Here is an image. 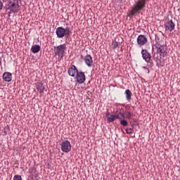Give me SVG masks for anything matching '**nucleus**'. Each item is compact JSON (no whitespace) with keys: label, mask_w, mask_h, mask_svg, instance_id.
Instances as JSON below:
<instances>
[{"label":"nucleus","mask_w":180,"mask_h":180,"mask_svg":"<svg viewBox=\"0 0 180 180\" xmlns=\"http://www.w3.org/2000/svg\"><path fill=\"white\" fill-rule=\"evenodd\" d=\"M119 46V42L114 41H112V48L113 49H117V47Z\"/></svg>","instance_id":"nucleus-23"},{"label":"nucleus","mask_w":180,"mask_h":180,"mask_svg":"<svg viewBox=\"0 0 180 180\" xmlns=\"http://www.w3.org/2000/svg\"><path fill=\"white\" fill-rule=\"evenodd\" d=\"M2 8H4V4L0 1V11H2Z\"/></svg>","instance_id":"nucleus-26"},{"label":"nucleus","mask_w":180,"mask_h":180,"mask_svg":"<svg viewBox=\"0 0 180 180\" xmlns=\"http://www.w3.org/2000/svg\"><path fill=\"white\" fill-rule=\"evenodd\" d=\"M56 36L58 39H63V37H68L71 34V30L70 27L63 28V27H58L56 30Z\"/></svg>","instance_id":"nucleus-3"},{"label":"nucleus","mask_w":180,"mask_h":180,"mask_svg":"<svg viewBox=\"0 0 180 180\" xmlns=\"http://www.w3.org/2000/svg\"><path fill=\"white\" fill-rule=\"evenodd\" d=\"M130 124L131 127H134L135 126H137V120L133 119V120L131 121Z\"/></svg>","instance_id":"nucleus-20"},{"label":"nucleus","mask_w":180,"mask_h":180,"mask_svg":"<svg viewBox=\"0 0 180 180\" xmlns=\"http://www.w3.org/2000/svg\"><path fill=\"white\" fill-rule=\"evenodd\" d=\"M68 74L70 77H75L77 74H78V69H77V66L75 65H71L68 70Z\"/></svg>","instance_id":"nucleus-10"},{"label":"nucleus","mask_w":180,"mask_h":180,"mask_svg":"<svg viewBox=\"0 0 180 180\" xmlns=\"http://www.w3.org/2000/svg\"><path fill=\"white\" fill-rule=\"evenodd\" d=\"M125 95H126L127 101H128V102H130L131 99V91H130V89H127L125 91Z\"/></svg>","instance_id":"nucleus-16"},{"label":"nucleus","mask_w":180,"mask_h":180,"mask_svg":"<svg viewBox=\"0 0 180 180\" xmlns=\"http://www.w3.org/2000/svg\"><path fill=\"white\" fill-rule=\"evenodd\" d=\"M160 33H161V34H162V32H160Z\"/></svg>","instance_id":"nucleus-29"},{"label":"nucleus","mask_w":180,"mask_h":180,"mask_svg":"<svg viewBox=\"0 0 180 180\" xmlns=\"http://www.w3.org/2000/svg\"><path fill=\"white\" fill-rule=\"evenodd\" d=\"M8 9L13 13H18L19 12V4L18 0H11L8 3Z\"/></svg>","instance_id":"nucleus-5"},{"label":"nucleus","mask_w":180,"mask_h":180,"mask_svg":"<svg viewBox=\"0 0 180 180\" xmlns=\"http://www.w3.org/2000/svg\"><path fill=\"white\" fill-rule=\"evenodd\" d=\"M60 148L63 153H70L72 148L71 143L68 140L63 141L60 144Z\"/></svg>","instance_id":"nucleus-6"},{"label":"nucleus","mask_w":180,"mask_h":180,"mask_svg":"<svg viewBox=\"0 0 180 180\" xmlns=\"http://www.w3.org/2000/svg\"><path fill=\"white\" fill-rule=\"evenodd\" d=\"M3 79L6 81V82H11L12 81V73L9 72H6L3 74Z\"/></svg>","instance_id":"nucleus-13"},{"label":"nucleus","mask_w":180,"mask_h":180,"mask_svg":"<svg viewBox=\"0 0 180 180\" xmlns=\"http://www.w3.org/2000/svg\"><path fill=\"white\" fill-rule=\"evenodd\" d=\"M146 4L147 0H137L132 9L129 11L130 16H134V15H136V13L138 12H140L143 8H146Z\"/></svg>","instance_id":"nucleus-2"},{"label":"nucleus","mask_w":180,"mask_h":180,"mask_svg":"<svg viewBox=\"0 0 180 180\" xmlns=\"http://www.w3.org/2000/svg\"><path fill=\"white\" fill-rule=\"evenodd\" d=\"M76 82L77 84H84L86 78L85 77V73L84 72H78L75 76Z\"/></svg>","instance_id":"nucleus-7"},{"label":"nucleus","mask_w":180,"mask_h":180,"mask_svg":"<svg viewBox=\"0 0 180 180\" xmlns=\"http://www.w3.org/2000/svg\"><path fill=\"white\" fill-rule=\"evenodd\" d=\"M141 54L142 55V58L146 63H150V61H151V55L147 49H142Z\"/></svg>","instance_id":"nucleus-9"},{"label":"nucleus","mask_w":180,"mask_h":180,"mask_svg":"<svg viewBox=\"0 0 180 180\" xmlns=\"http://www.w3.org/2000/svg\"><path fill=\"white\" fill-rule=\"evenodd\" d=\"M120 124L122 126H124V127H126V126H127V121L126 120H124V119L121 120Z\"/></svg>","instance_id":"nucleus-22"},{"label":"nucleus","mask_w":180,"mask_h":180,"mask_svg":"<svg viewBox=\"0 0 180 180\" xmlns=\"http://www.w3.org/2000/svg\"><path fill=\"white\" fill-rule=\"evenodd\" d=\"M32 53L36 54V53H39L40 51V46L39 45H33L31 48Z\"/></svg>","instance_id":"nucleus-14"},{"label":"nucleus","mask_w":180,"mask_h":180,"mask_svg":"<svg viewBox=\"0 0 180 180\" xmlns=\"http://www.w3.org/2000/svg\"><path fill=\"white\" fill-rule=\"evenodd\" d=\"M137 43L139 46H144L147 44V37L143 34H141L137 38Z\"/></svg>","instance_id":"nucleus-11"},{"label":"nucleus","mask_w":180,"mask_h":180,"mask_svg":"<svg viewBox=\"0 0 180 180\" xmlns=\"http://www.w3.org/2000/svg\"><path fill=\"white\" fill-rule=\"evenodd\" d=\"M107 120L109 123H112V122H115L116 120L115 115H110V116L107 117Z\"/></svg>","instance_id":"nucleus-17"},{"label":"nucleus","mask_w":180,"mask_h":180,"mask_svg":"<svg viewBox=\"0 0 180 180\" xmlns=\"http://www.w3.org/2000/svg\"><path fill=\"white\" fill-rule=\"evenodd\" d=\"M126 131L127 134H133V133H134V129H133V128H127Z\"/></svg>","instance_id":"nucleus-21"},{"label":"nucleus","mask_w":180,"mask_h":180,"mask_svg":"<svg viewBox=\"0 0 180 180\" xmlns=\"http://www.w3.org/2000/svg\"><path fill=\"white\" fill-rule=\"evenodd\" d=\"M14 180H22V176L19 174H16L14 176Z\"/></svg>","instance_id":"nucleus-24"},{"label":"nucleus","mask_w":180,"mask_h":180,"mask_svg":"<svg viewBox=\"0 0 180 180\" xmlns=\"http://www.w3.org/2000/svg\"><path fill=\"white\" fill-rule=\"evenodd\" d=\"M124 115H125L124 117H127V119H130V117H131V113L129 111H125L124 112Z\"/></svg>","instance_id":"nucleus-19"},{"label":"nucleus","mask_w":180,"mask_h":180,"mask_svg":"<svg viewBox=\"0 0 180 180\" xmlns=\"http://www.w3.org/2000/svg\"><path fill=\"white\" fill-rule=\"evenodd\" d=\"M84 63L87 67H92L94 65V60H92V56L91 55H86L84 56Z\"/></svg>","instance_id":"nucleus-12"},{"label":"nucleus","mask_w":180,"mask_h":180,"mask_svg":"<svg viewBox=\"0 0 180 180\" xmlns=\"http://www.w3.org/2000/svg\"><path fill=\"white\" fill-rule=\"evenodd\" d=\"M6 128H4V134H5V136H6V134H8V132H6Z\"/></svg>","instance_id":"nucleus-27"},{"label":"nucleus","mask_w":180,"mask_h":180,"mask_svg":"<svg viewBox=\"0 0 180 180\" xmlns=\"http://www.w3.org/2000/svg\"><path fill=\"white\" fill-rule=\"evenodd\" d=\"M0 65H2V60L0 58Z\"/></svg>","instance_id":"nucleus-28"},{"label":"nucleus","mask_w":180,"mask_h":180,"mask_svg":"<svg viewBox=\"0 0 180 180\" xmlns=\"http://www.w3.org/2000/svg\"><path fill=\"white\" fill-rule=\"evenodd\" d=\"M124 108L126 110H130V105H125Z\"/></svg>","instance_id":"nucleus-25"},{"label":"nucleus","mask_w":180,"mask_h":180,"mask_svg":"<svg viewBox=\"0 0 180 180\" xmlns=\"http://www.w3.org/2000/svg\"><path fill=\"white\" fill-rule=\"evenodd\" d=\"M67 49L65 44H61L58 46H54L55 56H57L58 58L61 59L64 57L65 49Z\"/></svg>","instance_id":"nucleus-4"},{"label":"nucleus","mask_w":180,"mask_h":180,"mask_svg":"<svg viewBox=\"0 0 180 180\" xmlns=\"http://www.w3.org/2000/svg\"><path fill=\"white\" fill-rule=\"evenodd\" d=\"M124 114H122V112H120L118 114H115V120L118 119L119 120H122L124 119Z\"/></svg>","instance_id":"nucleus-18"},{"label":"nucleus","mask_w":180,"mask_h":180,"mask_svg":"<svg viewBox=\"0 0 180 180\" xmlns=\"http://www.w3.org/2000/svg\"><path fill=\"white\" fill-rule=\"evenodd\" d=\"M37 89L38 91V92H39L40 94H43V92H44V85H43V84L39 83L37 85Z\"/></svg>","instance_id":"nucleus-15"},{"label":"nucleus","mask_w":180,"mask_h":180,"mask_svg":"<svg viewBox=\"0 0 180 180\" xmlns=\"http://www.w3.org/2000/svg\"><path fill=\"white\" fill-rule=\"evenodd\" d=\"M165 30L169 32H172L175 29V23L172 20L168 19L167 21L164 25Z\"/></svg>","instance_id":"nucleus-8"},{"label":"nucleus","mask_w":180,"mask_h":180,"mask_svg":"<svg viewBox=\"0 0 180 180\" xmlns=\"http://www.w3.org/2000/svg\"><path fill=\"white\" fill-rule=\"evenodd\" d=\"M155 44L153 46L154 60H161V57H165L168 54L167 44L160 39V34H155Z\"/></svg>","instance_id":"nucleus-1"}]
</instances>
